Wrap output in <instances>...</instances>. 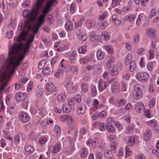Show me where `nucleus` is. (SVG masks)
<instances>
[{
  "label": "nucleus",
  "mask_w": 159,
  "mask_h": 159,
  "mask_svg": "<svg viewBox=\"0 0 159 159\" xmlns=\"http://www.w3.org/2000/svg\"><path fill=\"white\" fill-rule=\"evenodd\" d=\"M92 108L94 111H96L98 109L103 107V105L102 104H99L97 99H94L91 103Z\"/></svg>",
  "instance_id": "9"
},
{
  "label": "nucleus",
  "mask_w": 159,
  "mask_h": 159,
  "mask_svg": "<svg viewBox=\"0 0 159 159\" xmlns=\"http://www.w3.org/2000/svg\"><path fill=\"white\" fill-rule=\"evenodd\" d=\"M101 35L106 40H108L110 38V36L107 31H105L102 32L101 34Z\"/></svg>",
  "instance_id": "49"
},
{
  "label": "nucleus",
  "mask_w": 159,
  "mask_h": 159,
  "mask_svg": "<svg viewBox=\"0 0 159 159\" xmlns=\"http://www.w3.org/2000/svg\"><path fill=\"white\" fill-rule=\"evenodd\" d=\"M68 69L70 71H72L73 74L76 75L78 73L77 69L74 66H70L68 67Z\"/></svg>",
  "instance_id": "40"
},
{
  "label": "nucleus",
  "mask_w": 159,
  "mask_h": 159,
  "mask_svg": "<svg viewBox=\"0 0 159 159\" xmlns=\"http://www.w3.org/2000/svg\"><path fill=\"white\" fill-rule=\"evenodd\" d=\"M133 47V45L130 42H127L125 43V48L127 50H130L132 49Z\"/></svg>",
  "instance_id": "53"
},
{
  "label": "nucleus",
  "mask_w": 159,
  "mask_h": 159,
  "mask_svg": "<svg viewBox=\"0 0 159 159\" xmlns=\"http://www.w3.org/2000/svg\"><path fill=\"white\" fill-rule=\"evenodd\" d=\"M30 2L29 0H26L22 3V7L24 8H28L30 6Z\"/></svg>",
  "instance_id": "47"
},
{
  "label": "nucleus",
  "mask_w": 159,
  "mask_h": 159,
  "mask_svg": "<svg viewBox=\"0 0 159 159\" xmlns=\"http://www.w3.org/2000/svg\"><path fill=\"white\" fill-rule=\"evenodd\" d=\"M125 152V149L124 148H120L117 153V155L118 156H122Z\"/></svg>",
  "instance_id": "50"
},
{
  "label": "nucleus",
  "mask_w": 159,
  "mask_h": 159,
  "mask_svg": "<svg viewBox=\"0 0 159 159\" xmlns=\"http://www.w3.org/2000/svg\"><path fill=\"white\" fill-rule=\"evenodd\" d=\"M106 117L105 111H102L99 113L98 118H105Z\"/></svg>",
  "instance_id": "63"
},
{
  "label": "nucleus",
  "mask_w": 159,
  "mask_h": 159,
  "mask_svg": "<svg viewBox=\"0 0 159 159\" xmlns=\"http://www.w3.org/2000/svg\"><path fill=\"white\" fill-rule=\"evenodd\" d=\"M151 137V130L149 129H148L146 130L144 133L143 138L144 140L148 141L149 140Z\"/></svg>",
  "instance_id": "23"
},
{
  "label": "nucleus",
  "mask_w": 159,
  "mask_h": 159,
  "mask_svg": "<svg viewBox=\"0 0 159 159\" xmlns=\"http://www.w3.org/2000/svg\"><path fill=\"white\" fill-rule=\"evenodd\" d=\"M134 108L136 111L138 112H142L145 109L143 104L141 102L136 103L134 105Z\"/></svg>",
  "instance_id": "12"
},
{
  "label": "nucleus",
  "mask_w": 159,
  "mask_h": 159,
  "mask_svg": "<svg viewBox=\"0 0 159 159\" xmlns=\"http://www.w3.org/2000/svg\"><path fill=\"white\" fill-rule=\"evenodd\" d=\"M136 67V65L134 61H132L130 63L129 69L131 72H134L135 70Z\"/></svg>",
  "instance_id": "35"
},
{
  "label": "nucleus",
  "mask_w": 159,
  "mask_h": 159,
  "mask_svg": "<svg viewBox=\"0 0 159 159\" xmlns=\"http://www.w3.org/2000/svg\"><path fill=\"white\" fill-rule=\"evenodd\" d=\"M147 69L149 70H152L153 68V62L151 61L148 63L146 66Z\"/></svg>",
  "instance_id": "57"
},
{
  "label": "nucleus",
  "mask_w": 159,
  "mask_h": 159,
  "mask_svg": "<svg viewBox=\"0 0 159 159\" xmlns=\"http://www.w3.org/2000/svg\"><path fill=\"white\" fill-rule=\"evenodd\" d=\"M132 56L131 54H128L125 57L124 61L126 65H128L132 59Z\"/></svg>",
  "instance_id": "36"
},
{
  "label": "nucleus",
  "mask_w": 159,
  "mask_h": 159,
  "mask_svg": "<svg viewBox=\"0 0 159 159\" xmlns=\"http://www.w3.org/2000/svg\"><path fill=\"white\" fill-rule=\"evenodd\" d=\"M121 67H119V66L117 65H114L113 67L112 68V74L113 75H116L118 74L119 69H121Z\"/></svg>",
  "instance_id": "33"
},
{
  "label": "nucleus",
  "mask_w": 159,
  "mask_h": 159,
  "mask_svg": "<svg viewBox=\"0 0 159 159\" xmlns=\"http://www.w3.org/2000/svg\"><path fill=\"white\" fill-rule=\"evenodd\" d=\"M121 0H111V5L113 7L119 6L121 2Z\"/></svg>",
  "instance_id": "42"
},
{
  "label": "nucleus",
  "mask_w": 159,
  "mask_h": 159,
  "mask_svg": "<svg viewBox=\"0 0 159 159\" xmlns=\"http://www.w3.org/2000/svg\"><path fill=\"white\" fill-rule=\"evenodd\" d=\"M146 33L147 35L149 37H154L155 36L156 31L153 28L148 29L146 30Z\"/></svg>",
  "instance_id": "20"
},
{
  "label": "nucleus",
  "mask_w": 159,
  "mask_h": 159,
  "mask_svg": "<svg viewBox=\"0 0 159 159\" xmlns=\"http://www.w3.org/2000/svg\"><path fill=\"white\" fill-rule=\"evenodd\" d=\"M115 58L114 57H111L109 59L106 63L107 66L109 68H111L112 65L115 62Z\"/></svg>",
  "instance_id": "25"
},
{
  "label": "nucleus",
  "mask_w": 159,
  "mask_h": 159,
  "mask_svg": "<svg viewBox=\"0 0 159 159\" xmlns=\"http://www.w3.org/2000/svg\"><path fill=\"white\" fill-rule=\"evenodd\" d=\"M121 119L123 120H125L128 123H129L130 121V117L129 114L122 117Z\"/></svg>",
  "instance_id": "62"
},
{
  "label": "nucleus",
  "mask_w": 159,
  "mask_h": 159,
  "mask_svg": "<svg viewBox=\"0 0 159 159\" xmlns=\"http://www.w3.org/2000/svg\"><path fill=\"white\" fill-rule=\"evenodd\" d=\"M92 140L89 139L86 142V144L89 147H92L93 148H95L97 145V143L98 142V139L95 138L93 139L92 141V144L91 143Z\"/></svg>",
  "instance_id": "14"
},
{
  "label": "nucleus",
  "mask_w": 159,
  "mask_h": 159,
  "mask_svg": "<svg viewBox=\"0 0 159 159\" xmlns=\"http://www.w3.org/2000/svg\"><path fill=\"white\" fill-rule=\"evenodd\" d=\"M46 62V61L45 60L41 61L39 63L38 68L39 69H41L45 65Z\"/></svg>",
  "instance_id": "58"
},
{
  "label": "nucleus",
  "mask_w": 159,
  "mask_h": 159,
  "mask_svg": "<svg viewBox=\"0 0 159 159\" xmlns=\"http://www.w3.org/2000/svg\"><path fill=\"white\" fill-rule=\"evenodd\" d=\"M85 24L86 26L89 27L94 26L95 24V20L92 19L87 20L85 21Z\"/></svg>",
  "instance_id": "19"
},
{
  "label": "nucleus",
  "mask_w": 159,
  "mask_h": 159,
  "mask_svg": "<svg viewBox=\"0 0 159 159\" xmlns=\"http://www.w3.org/2000/svg\"><path fill=\"white\" fill-rule=\"evenodd\" d=\"M54 129L57 135L59 134L61 131L60 127L57 125H55L54 127Z\"/></svg>",
  "instance_id": "59"
},
{
  "label": "nucleus",
  "mask_w": 159,
  "mask_h": 159,
  "mask_svg": "<svg viewBox=\"0 0 159 159\" xmlns=\"http://www.w3.org/2000/svg\"><path fill=\"white\" fill-rule=\"evenodd\" d=\"M87 51V46L86 45H83L79 48L78 50L79 53L84 54Z\"/></svg>",
  "instance_id": "37"
},
{
  "label": "nucleus",
  "mask_w": 159,
  "mask_h": 159,
  "mask_svg": "<svg viewBox=\"0 0 159 159\" xmlns=\"http://www.w3.org/2000/svg\"><path fill=\"white\" fill-rule=\"evenodd\" d=\"M87 63L91 62L94 63L95 62L94 56L93 54H91L89 57H87Z\"/></svg>",
  "instance_id": "38"
},
{
  "label": "nucleus",
  "mask_w": 159,
  "mask_h": 159,
  "mask_svg": "<svg viewBox=\"0 0 159 159\" xmlns=\"http://www.w3.org/2000/svg\"><path fill=\"white\" fill-rule=\"evenodd\" d=\"M141 85L138 84H135L134 87V90L135 92L142 91L140 89Z\"/></svg>",
  "instance_id": "64"
},
{
  "label": "nucleus",
  "mask_w": 159,
  "mask_h": 159,
  "mask_svg": "<svg viewBox=\"0 0 159 159\" xmlns=\"http://www.w3.org/2000/svg\"><path fill=\"white\" fill-rule=\"evenodd\" d=\"M107 13L106 12H104L98 16V19L101 21H102L107 16Z\"/></svg>",
  "instance_id": "56"
},
{
  "label": "nucleus",
  "mask_w": 159,
  "mask_h": 159,
  "mask_svg": "<svg viewBox=\"0 0 159 159\" xmlns=\"http://www.w3.org/2000/svg\"><path fill=\"white\" fill-rule=\"evenodd\" d=\"M13 36V32L12 31L9 30L7 31L5 34V37L8 39H10Z\"/></svg>",
  "instance_id": "45"
},
{
  "label": "nucleus",
  "mask_w": 159,
  "mask_h": 159,
  "mask_svg": "<svg viewBox=\"0 0 159 159\" xmlns=\"http://www.w3.org/2000/svg\"><path fill=\"white\" fill-rule=\"evenodd\" d=\"M39 114L42 117H43L46 114V112L45 110L42 108L39 110Z\"/></svg>",
  "instance_id": "60"
},
{
  "label": "nucleus",
  "mask_w": 159,
  "mask_h": 159,
  "mask_svg": "<svg viewBox=\"0 0 159 159\" xmlns=\"http://www.w3.org/2000/svg\"><path fill=\"white\" fill-rule=\"evenodd\" d=\"M19 117L20 120L24 123L28 122L30 120V117L25 112L20 113L19 114Z\"/></svg>",
  "instance_id": "8"
},
{
  "label": "nucleus",
  "mask_w": 159,
  "mask_h": 159,
  "mask_svg": "<svg viewBox=\"0 0 159 159\" xmlns=\"http://www.w3.org/2000/svg\"><path fill=\"white\" fill-rule=\"evenodd\" d=\"M61 120L63 122H66L70 129H72L74 127V120L72 116L67 114L62 115L60 118Z\"/></svg>",
  "instance_id": "2"
},
{
  "label": "nucleus",
  "mask_w": 159,
  "mask_h": 159,
  "mask_svg": "<svg viewBox=\"0 0 159 159\" xmlns=\"http://www.w3.org/2000/svg\"><path fill=\"white\" fill-rule=\"evenodd\" d=\"M136 77L137 79L139 81L145 82L148 79L149 75L146 72H140L136 75Z\"/></svg>",
  "instance_id": "4"
},
{
  "label": "nucleus",
  "mask_w": 159,
  "mask_h": 159,
  "mask_svg": "<svg viewBox=\"0 0 159 159\" xmlns=\"http://www.w3.org/2000/svg\"><path fill=\"white\" fill-rule=\"evenodd\" d=\"M76 34L80 42L81 43H82L85 41L87 38V35L85 33L77 31L76 32Z\"/></svg>",
  "instance_id": "6"
},
{
  "label": "nucleus",
  "mask_w": 159,
  "mask_h": 159,
  "mask_svg": "<svg viewBox=\"0 0 159 159\" xmlns=\"http://www.w3.org/2000/svg\"><path fill=\"white\" fill-rule=\"evenodd\" d=\"M50 72V68L47 67L44 68L42 70V73L44 75H48Z\"/></svg>",
  "instance_id": "55"
},
{
  "label": "nucleus",
  "mask_w": 159,
  "mask_h": 159,
  "mask_svg": "<svg viewBox=\"0 0 159 159\" xmlns=\"http://www.w3.org/2000/svg\"><path fill=\"white\" fill-rule=\"evenodd\" d=\"M57 100L59 102H63L65 101L66 99V96L64 93H61L58 94L57 96Z\"/></svg>",
  "instance_id": "24"
},
{
  "label": "nucleus",
  "mask_w": 159,
  "mask_h": 159,
  "mask_svg": "<svg viewBox=\"0 0 159 159\" xmlns=\"http://www.w3.org/2000/svg\"><path fill=\"white\" fill-rule=\"evenodd\" d=\"M87 57L85 56L80 58L79 60V61L81 64H83L87 63Z\"/></svg>",
  "instance_id": "48"
},
{
  "label": "nucleus",
  "mask_w": 159,
  "mask_h": 159,
  "mask_svg": "<svg viewBox=\"0 0 159 159\" xmlns=\"http://www.w3.org/2000/svg\"><path fill=\"white\" fill-rule=\"evenodd\" d=\"M26 96V94L25 93H19L17 94L16 98L17 101H20L25 99Z\"/></svg>",
  "instance_id": "18"
},
{
  "label": "nucleus",
  "mask_w": 159,
  "mask_h": 159,
  "mask_svg": "<svg viewBox=\"0 0 159 159\" xmlns=\"http://www.w3.org/2000/svg\"><path fill=\"white\" fill-rule=\"evenodd\" d=\"M156 104V99L155 98H150L148 101V105L150 108H152Z\"/></svg>",
  "instance_id": "34"
},
{
  "label": "nucleus",
  "mask_w": 159,
  "mask_h": 159,
  "mask_svg": "<svg viewBox=\"0 0 159 159\" xmlns=\"http://www.w3.org/2000/svg\"><path fill=\"white\" fill-rule=\"evenodd\" d=\"M62 109L64 112L66 113H69L72 110L71 106L68 103H66L64 104L62 106Z\"/></svg>",
  "instance_id": "22"
},
{
  "label": "nucleus",
  "mask_w": 159,
  "mask_h": 159,
  "mask_svg": "<svg viewBox=\"0 0 159 159\" xmlns=\"http://www.w3.org/2000/svg\"><path fill=\"white\" fill-rule=\"evenodd\" d=\"M64 86L66 88L67 91L70 93L74 91L75 89L74 83L69 80H66L65 82Z\"/></svg>",
  "instance_id": "5"
},
{
  "label": "nucleus",
  "mask_w": 159,
  "mask_h": 159,
  "mask_svg": "<svg viewBox=\"0 0 159 159\" xmlns=\"http://www.w3.org/2000/svg\"><path fill=\"white\" fill-rule=\"evenodd\" d=\"M57 0H36L34 8L31 10L23 11L22 16L27 19L23 22L19 24L18 29L22 32L17 37L18 42L26 40L25 44L22 43L15 44L20 48H29L34 38V35L38 32L39 27L45 22V17L51 7L57 5Z\"/></svg>",
  "instance_id": "1"
},
{
  "label": "nucleus",
  "mask_w": 159,
  "mask_h": 159,
  "mask_svg": "<svg viewBox=\"0 0 159 159\" xmlns=\"http://www.w3.org/2000/svg\"><path fill=\"white\" fill-rule=\"evenodd\" d=\"M16 21L15 19L11 20L9 24L10 27H11L12 28H14L16 27Z\"/></svg>",
  "instance_id": "61"
},
{
  "label": "nucleus",
  "mask_w": 159,
  "mask_h": 159,
  "mask_svg": "<svg viewBox=\"0 0 159 159\" xmlns=\"http://www.w3.org/2000/svg\"><path fill=\"white\" fill-rule=\"evenodd\" d=\"M130 77V75L128 74H125L123 75L122 76V81H128L129 80Z\"/></svg>",
  "instance_id": "54"
},
{
  "label": "nucleus",
  "mask_w": 159,
  "mask_h": 159,
  "mask_svg": "<svg viewBox=\"0 0 159 159\" xmlns=\"http://www.w3.org/2000/svg\"><path fill=\"white\" fill-rule=\"evenodd\" d=\"M47 138L45 137H42L39 140V143L41 145L44 144L47 142Z\"/></svg>",
  "instance_id": "52"
},
{
  "label": "nucleus",
  "mask_w": 159,
  "mask_h": 159,
  "mask_svg": "<svg viewBox=\"0 0 159 159\" xmlns=\"http://www.w3.org/2000/svg\"><path fill=\"white\" fill-rule=\"evenodd\" d=\"M125 103V101L123 99H120L118 100L115 106L118 107L123 106Z\"/></svg>",
  "instance_id": "39"
},
{
  "label": "nucleus",
  "mask_w": 159,
  "mask_h": 159,
  "mask_svg": "<svg viewBox=\"0 0 159 159\" xmlns=\"http://www.w3.org/2000/svg\"><path fill=\"white\" fill-rule=\"evenodd\" d=\"M147 18V17L143 13H140L139 14L136 20V24L138 25H140L141 23L142 20L143 18L145 20V21L144 23V25H148V21L146 20Z\"/></svg>",
  "instance_id": "7"
},
{
  "label": "nucleus",
  "mask_w": 159,
  "mask_h": 159,
  "mask_svg": "<svg viewBox=\"0 0 159 159\" xmlns=\"http://www.w3.org/2000/svg\"><path fill=\"white\" fill-rule=\"evenodd\" d=\"M147 124L150 126L152 127L153 128H156L157 127L156 130L158 132H159V127L157 126L156 122L155 120H151L148 121L147 122Z\"/></svg>",
  "instance_id": "21"
},
{
  "label": "nucleus",
  "mask_w": 159,
  "mask_h": 159,
  "mask_svg": "<svg viewBox=\"0 0 159 159\" xmlns=\"http://www.w3.org/2000/svg\"><path fill=\"white\" fill-rule=\"evenodd\" d=\"M136 138V137L134 136H128L126 140V144L130 146H133L135 143Z\"/></svg>",
  "instance_id": "11"
},
{
  "label": "nucleus",
  "mask_w": 159,
  "mask_h": 159,
  "mask_svg": "<svg viewBox=\"0 0 159 159\" xmlns=\"http://www.w3.org/2000/svg\"><path fill=\"white\" fill-rule=\"evenodd\" d=\"M133 41L134 43L136 44L140 42V36L139 34H137L134 36Z\"/></svg>",
  "instance_id": "41"
},
{
  "label": "nucleus",
  "mask_w": 159,
  "mask_h": 159,
  "mask_svg": "<svg viewBox=\"0 0 159 159\" xmlns=\"http://www.w3.org/2000/svg\"><path fill=\"white\" fill-rule=\"evenodd\" d=\"M86 107L85 105L83 103L80 104L78 108L77 111L78 114H84L86 112Z\"/></svg>",
  "instance_id": "16"
},
{
  "label": "nucleus",
  "mask_w": 159,
  "mask_h": 159,
  "mask_svg": "<svg viewBox=\"0 0 159 159\" xmlns=\"http://www.w3.org/2000/svg\"><path fill=\"white\" fill-rule=\"evenodd\" d=\"M61 150V146L59 143H57L54 146H51L49 150L52 153H56L59 152Z\"/></svg>",
  "instance_id": "17"
},
{
  "label": "nucleus",
  "mask_w": 159,
  "mask_h": 159,
  "mask_svg": "<svg viewBox=\"0 0 159 159\" xmlns=\"http://www.w3.org/2000/svg\"><path fill=\"white\" fill-rule=\"evenodd\" d=\"M136 17V15L134 14H129L123 18L124 20L129 22H132L133 21Z\"/></svg>",
  "instance_id": "13"
},
{
  "label": "nucleus",
  "mask_w": 159,
  "mask_h": 159,
  "mask_svg": "<svg viewBox=\"0 0 159 159\" xmlns=\"http://www.w3.org/2000/svg\"><path fill=\"white\" fill-rule=\"evenodd\" d=\"M106 129L109 132L113 133L115 132V128L114 127L111 125L106 124Z\"/></svg>",
  "instance_id": "32"
},
{
  "label": "nucleus",
  "mask_w": 159,
  "mask_h": 159,
  "mask_svg": "<svg viewBox=\"0 0 159 159\" xmlns=\"http://www.w3.org/2000/svg\"><path fill=\"white\" fill-rule=\"evenodd\" d=\"M46 87L47 90L49 92L53 93L56 90L54 85L51 82L47 83L46 85Z\"/></svg>",
  "instance_id": "15"
},
{
  "label": "nucleus",
  "mask_w": 159,
  "mask_h": 159,
  "mask_svg": "<svg viewBox=\"0 0 159 159\" xmlns=\"http://www.w3.org/2000/svg\"><path fill=\"white\" fill-rule=\"evenodd\" d=\"M88 153L87 149L85 148H82L80 152L81 157L83 158L87 156Z\"/></svg>",
  "instance_id": "31"
},
{
  "label": "nucleus",
  "mask_w": 159,
  "mask_h": 159,
  "mask_svg": "<svg viewBox=\"0 0 159 159\" xmlns=\"http://www.w3.org/2000/svg\"><path fill=\"white\" fill-rule=\"evenodd\" d=\"M143 93L142 91H139L135 92V94H134L133 96L134 98L137 100L140 99L143 97Z\"/></svg>",
  "instance_id": "30"
},
{
  "label": "nucleus",
  "mask_w": 159,
  "mask_h": 159,
  "mask_svg": "<svg viewBox=\"0 0 159 159\" xmlns=\"http://www.w3.org/2000/svg\"><path fill=\"white\" fill-rule=\"evenodd\" d=\"M3 136L4 137L7 139L11 140L12 141H13L12 139L9 136V132L8 131H4Z\"/></svg>",
  "instance_id": "46"
},
{
  "label": "nucleus",
  "mask_w": 159,
  "mask_h": 159,
  "mask_svg": "<svg viewBox=\"0 0 159 159\" xmlns=\"http://www.w3.org/2000/svg\"><path fill=\"white\" fill-rule=\"evenodd\" d=\"M105 53L101 50H98L96 53V56L98 59L99 60H102L104 57Z\"/></svg>",
  "instance_id": "26"
},
{
  "label": "nucleus",
  "mask_w": 159,
  "mask_h": 159,
  "mask_svg": "<svg viewBox=\"0 0 159 159\" xmlns=\"http://www.w3.org/2000/svg\"><path fill=\"white\" fill-rule=\"evenodd\" d=\"M110 84V82L107 80L103 81L102 79L99 80L98 85V88L100 91L102 92L106 89Z\"/></svg>",
  "instance_id": "3"
},
{
  "label": "nucleus",
  "mask_w": 159,
  "mask_h": 159,
  "mask_svg": "<svg viewBox=\"0 0 159 159\" xmlns=\"http://www.w3.org/2000/svg\"><path fill=\"white\" fill-rule=\"evenodd\" d=\"M125 152L126 154L125 156V157L126 156H130L132 154V151L131 149L129 148L128 147H126L125 149Z\"/></svg>",
  "instance_id": "51"
},
{
  "label": "nucleus",
  "mask_w": 159,
  "mask_h": 159,
  "mask_svg": "<svg viewBox=\"0 0 159 159\" xmlns=\"http://www.w3.org/2000/svg\"><path fill=\"white\" fill-rule=\"evenodd\" d=\"M104 155L105 157H112V152L111 150H106L104 151Z\"/></svg>",
  "instance_id": "44"
},
{
  "label": "nucleus",
  "mask_w": 159,
  "mask_h": 159,
  "mask_svg": "<svg viewBox=\"0 0 159 159\" xmlns=\"http://www.w3.org/2000/svg\"><path fill=\"white\" fill-rule=\"evenodd\" d=\"M65 28L67 31H70L73 29V23L70 21H68L66 23L65 25Z\"/></svg>",
  "instance_id": "28"
},
{
  "label": "nucleus",
  "mask_w": 159,
  "mask_h": 159,
  "mask_svg": "<svg viewBox=\"0 0 159 159\" xmlns=\"http://www.w3.org/2000/svg\"><path fill=\"white\" fill-rule=\"evenodd\" d=\"M111 89L113 93H116L119 92L120 89L119 85L116 82H113L111 84Z\"/></svg>",
  "instance_id": "10"
},
{
  "label": "nucleus",
  "mask_w": 159,
  "mask_h": 159,
  "mask_svg": "<svg viewBox=\"0 0 159 159\" xmlns=\"http://www.w3.org/2000/svg\"><path fill=\"white\" fill-rule=\"evenodd\" d=\"M85 18L84 16H82L79 21H77L75 23V27L76 28H78L80 27L83 23L85 20Z\"/></svg>",
  "instance_id": "29"
},
{
  "label": "nucleus",
  "mask_w": 159,
  "mask_h": 159,
  "mask_svg": "<svg viewBox=\"0 0 159 159\" xmlns=\"http://www.w3.org/2000/svg\"><path fill=\"white\" fill-rule=\"evenodd\" d=\"M34 150V149L33 146L30 145L26 146L25 148V152L29 154L32 153Z\"/></svg>",
  "instance_id": "27"
},
{
  "label": "nucleus",
  "mask_w": 159,
  "mask_h": 159,
  "mask_svg": "<svg viewBox=\"0 0 159 159\" xmlns=\"http://www.w3.org/2000/svg\"><path fill=\"white\" fill-rule=\"evenodd\" d=\"M106 50L107 53L110 54H112L113 52V49L111 46L107 45L106 47Z\"/></svg>",
  "instance_id": "43"
}]
</instances>
